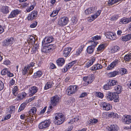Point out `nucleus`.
<instances>
[{
    "label": "nucleus",
    "mask_w": 131,
    "mask_h": 131,
    "mask_svg": "<svg viewBox=\"0 0 131 131\" xmlns=\"http://www.w3.org/2000/svg\"><path fill=\"white\" fill-rule=\"evenodd\" d=\"M106 98L108 101H112L114 100L115 102H117L119 101L118 96H117L115 93H113L112 92H108L106 94Z\"/></svg>",
    "instance_id": "1"
},
{
    "label": "nucleus",
    "mask_w": 131,
    "mask_h": 131,
    "mask_svg": "<svg viewBox=\"0 0 131 131\" xmlns=\"http://www.w3.org/2000/svg\"><path fill=\"white\" fill-rule=\"evenodd\" d=\"M60 98V96L57 95L52 97L50 101L51 104L54 106H56L58 104Z\"/></svg>",
    "instance_id": "2"
},
{
    "label": "nucleus",
    "mask_w": 131,
    "mask_h": 131,
    "mask_svg": "<svg viewBox=\"0 0 131 131\" xmlns=\"http://www.w3.org/2000/svg\"><path fill=\"white\" fill-rule=\"evenodd\" d=\"M69 21L67 17H63L60 18L58 21V24L60 26H63L67 25Z\"/></svg>",
    "instance_id": "3"
},
{
    "label": "nucleus",
    "mask_w": 131,
    "mask_h": 131,
    "mask_svg": "<svg viewBox=\"0 0 131 131\" xmlns=\"http://www.w3.org/2000/svg\"><path fill=\"white\" fill-rule=\"evenodd\" d=\"M55 118L56 119L55 121L56 124L57 125H59L62 124L64 122L65 119L64 116L61 113L58 114V116H56Z\"/></svg>",
    "instance_id": "4"
},
{
    "label": "nucleus",
    "mask_w": 131,
    "mask_h": 131,
    "mask_svg": "<svg viewBox=\"0 0 131 131\" xmlns=\"http://www.w3.org/2000/svg\"><path fill=\"white\" fill-rule=\"evenodd\" d=\"M78 86L76 85H71L67 90V93L70 95L74 93L77 90Z\"/></svg>",
    "instance_id": "5"
},
{
    "label": "nucleus",
    "mask_w": 131,
    "mask_h": 131,
    "mask_svg": "<svg viewBox=\"0 0 131 131\" xmlns=\"http://www.w3.org/2000/svg\"><path fill=\"white\" fill-rule=\"evenodd\" d=\"M50 123L49 120H46L40 123L39 125V128L40 129L46 128L49 127Z\"/></svg>",
    "instance_id": "6"
},
{
    "label": "nucleus",
    "mask_w": 131,
    "mask_h": 131,
    "mask_svg": "<svg viewBox=\"0 0 131 131\" xmlns=\"http://www.w3.org/2000/svg\"><path fill=\"white\" fill-rule=\"evenodd\" d=\"M14 42V38L13 37L9 38L4 40L3 42V45L4 46H11Z\"/></svg>",
    "instance_id": "7"
},
{
    "label": "nucleus",
    "mask_w": 131,
    "mask_h": 131,
    "mask_svg": "<svg viewBox=\"0 0 131 131\" xmlns=\"http://www.w3.org/2000/svg\"><path fill=\"white\" fill-rule=\"evenodd\" d=\"M105 36L107 38H109L112 40H115L117 39L116 34L114 32H107L105 34Z\"/></svg>",
    "instance_id": "8"
},
{
    "label": "nucleus",
    "mask_w": 131,
    "mask_h": 131,
    "mask_svg": "<svg viewBox=\"0 0 131 131\" xmlns=\"http://www.w3.org/2000/svg\"><path fill=\"white\" fill-rule=\"evenodd\" d=\"M53 45H50L48 46L43 47L41 49V51L42 52L45 53L49 52L50 50H52Z\"/></svg>",
    "instance_id": "9"
},
{
    "label": "nucleus",
    "mask_w": 131,
    "mask_h": 131,
    "mask_svg": "<svg viewBox=\"0 0 131 131\" xmlns=\"http://www.w3.org/2000/svg\"><path fill=\"white\" fill-rule=\"evenodd\" d=\"M122 121L124 123L129 124L131 123V116L128 115L122 118Z\"/></svg>",
    "instance_id": "10"
},
{
    "label": "nucleus",
    "mask_w": 131,
    "mask_h": 131,
    "mask_svg": "<svg viewBox=\"0 0 131 131\" xmlns=\"http://www.w3.org/2000/svg\"><path fill=\"white\" fill-rule=\"evenodd\" d=\"M20 13V11L18 9L15 10L13 11L8 16L9 18H14L16 15Z\"/></svg>",
    "instance_id": "11"
},
{
    "label": "nucleus",
    "mask_w": 131,
    "mask_h": 131,
    "mask_svg": "<svg viewBox=\"0 0 131 131\" xmlns=\"http://www.w3.org/2000/svg\"><path fill=\"white\" fill-rule=\"evenodd\" d=\"M96 8L95 7L89 8L85 10V14L86 15H89L93 13L96 11Z\"/></svg>",
    "instance_id": "12"
},
{
    "label": "nucleus",
    "mask_w": 131,
    "mask_h": 131,
    "mask_svg": "<svg viewBox=\"0 0 131 131\" xmlns=\"http://www.w3.org/2000/svg\"><path fill=\"white\" fill-rule=\"evenodd\" d=\"M38 90L36 86H33L29 89V96H31L36 93Z\"/></svg>",
    "instance_id": "13"
},
{
    "label": "nucleus",
    "mask_w": 131,
    "mask_h": 131,
    "mask_svg": "<svg viewBox=\"0 0 131 131\" xmlns=\"http://www.w3.org/2000/svg\"><path fill=\"white\" fill-rule=\"evenodd\" d=\"M102 107L104 110L106 111L110 110L112 107L110 104L106 102H104L102 104Z\"/></svg>",
    "instance_id": "14"
},
{
    "label": "nucleus",
    "mask_w": 131,
    "mask_h": 131,
    "mask_svg": "<svg viewBox=\"0 0 131 131\" xmlns=\"http://www.w3.org/2000/svg\"><path fill=\"white\" fill-rule=\"evenodd\" d=\"M131 21V17L127 18L124 17L122 18L120 20L119 23L121 24H124L128 23Z\"/></svg>",
    "instance_id": "15"
},
{
    "label": "nucleus",
    "mask_w": 131,
    "mask_h": 131,
    "mask_svg": "<svg viewBox=\"0 0 131 131\" xmlns=\"http://www.w3.org/2000/svg\"><path fill=\"white\" fill-rule=\"evenodd\" d=\"M118 60H116L112 62L107 68V69L108 70L112 69L118 63Z\"/></svg>",
    "instance_id": "16"
},
{
    "label": "nucleus",
    "mask_w": 131,
    "mask_h": 131,
    "mask_svg": "<svg viewBox=\"0 0 131 131\" xmlns=\"http://www.w3.org/2000/svg\"><path fill=\"white\" fill-rule=\"evenodd\" d=\"M36 108L34 107L32 108L28 112V113L29 114V115H30V118L31 119L32 118V117H33V115H34L36 113Z\"/></svg>",
    "instance_id": "17"
},
{
    "label": "nucleus",
    "mask_w": 131,
    "mask_h": 131,
    "mask_svg": "<svg viewBox=\"0 0 131 131\" xmlns=\"http://www.w3.org/2000/svg\"><path fill=\"white\" fill-rule=\"evenodd\" d=\"M71 50V48L70 47H68L65 48L64 50L63 55L64 56L66 57L68 56Z\"/></svg>",
    "instance_id": "18"
},
{
    "label": "nucleus",
    "mask_w": 131,
    "mask_h": 131,
    "mask_svg": "<svg viewBox=\"0 0 131 131\" xmlns=\"http://www.w3.org/2000/svg\"><path fill=\"white\" fill-rule=\"evenodd\" d=\"M56 62L59 66L61 67L64 63L65 61L63 58H59L57 60Z\"/></svg>",
    "instance_id": "19"
},
{
    "label": "nucleus",
    "mask_w": 131,
    "mask_h": 131,
    "mask_svg": "<svg viewBox=\"0 0 131 131\" xmlns=\"http://www.w3.org/2000/svg\"><path fill=\"white\" fill-rule=\"evenodd\" d=\"M119 128L117 125H111L109 128L110 131H118Z\"/></svg>",
    "instance_id": "20"
},
{
    "label": "nucleus",
    "mask_w": 131,
    "mask_h": 131,
    "mask_svg": "<svg viewBox=\"0 0 131 131\" xmlns=\"http://www.w3.org/2000/svg\"><path fill=\"white\" fill-rule=\"evenodd\" d=\"M131 38V34H129L122 37L121 40L123 41H126Z\"/></svg>",
    "instance_id": "21"
},
{
    "label": "nucleus",
    "mask_w": 131,
    "mask_h": 131,
    "mask_svg": "<svg viewBox=\"0 0 131 131\" xmlns=\"http://www.w3.org/2000/svg\"><path fill=\"white\" fill-rule=\"evenodd\" d=\"M115 89L116 91L115 93H116L117 94H120L122 91V88L120 85H118L115 86Z\"/></svg>",
    "instance_id": "22"
},
{
    "label": "nucleus",
    "mask_w": 131,
    "mask_h": 131,
    "mask_svg": "<svg viewBox=\"0 0 131 131\" xmlns=\"http://www.w3.org/2000/svg\"><path fill=\"white\" fill-rule=\"evenodd\" d=\"M94 49V46H88L86 49V51L88 53L91 54L92 53Z\"/></svg>",
    "instance_id": "23"
},
{
    "label": "nucleus",
    "mask_w": 131,
    "mask_h": 131,
    "mask_svg": "<svg viewBox=\"0 0 131 131\" xmlns=\"http://www.w3.org/2000/svg\"><path fill=\"white\" fill-rule=\"evenodd\" d=\"M95 60V58L94 57H93L91 60H90L86 64L85 67L87 68L89 67L93 64Z\"/></svg>",
    "instance_id": "24"
},
{
    "label": "nucleus",
    "mask_w": 131,
    "mask_h": 131,
    "mask_svg": "<svg viewBox=\"0 0 131 131\" xmlns=\"http://www.w3.org/2000/svg\"><path fill=\"white\" fill-rule=\"evenodd\" d=\"M1 10L4 14H7L9 12L8 7L7 6H3L1 8Z\"/></svg>",
    "instance_id": "25"
},
{
    "label": "nucleus",
    "mask_w": 131,
    "mask_h": 131,
    "mask_svg": "<svg viewBox=\"0 0 131 131\" xmlns=\"http://www.w3.org/2000/svg\"><path fill=\"white\" fill-rule=\"evenodd\" d=\"M26 93L25 92H22L20 94H17V97H18V100H20L23 98L25 97L26 96Z\"/></svg>",
    "instance_id": "26"
},
{
    "label": "nucleus",
    "mask_w": 131,
    "mask_h": 131,
    "mask_svg": "<svg viewBox=\"0 0 131 131\" xmlns=\"http://www.w3.org/2000/svg\"><path fill=\"white\" fill-rule=\"evenodd\" d=\"M124 60L126 61H129L131 60V53L126 54L124 57Z\"/></svg>",
    "instance_id": "27"
},
{
    "label": "nucleus",
    "mask_w": 131,
    "mask_h": 131,
    "mask_svg": "<svg viewBox=\"0 0 131 131\" xmlns=\"http://www.w3.org/2000/svg\"><path fill=\"white\" fill-rule=\"evenodd\" d=\"M119 47L118 46H115L111 49V52L112 53H114L117 52L119 50Z\"/></svg>",
    "instance_id": "28"
},
{
    "label": "nucleus",
    "mask_w": 131,
    "mask_h": 131,
    "mask_svg": "<svg viewBox=\"0 0 131 131\" xmlns=\"http://www.w3.org/2000/svg\"><path fill=\"white\" fill-rule=\"evenodd\" d=\"M118 72L117 71H115L108 73V76L109 77H115L117 74Z\"/></svg>",
    "instance_id": "29"
},
{
    "label": "nucleus",
    "mask_w": 131,
    "mask_h": 131,
    "mask_svg": "<svg viewBox=\"0 0 131 131\" xmlns=\"http://www.w3.org/2000/svg\"><path fill=\"white\" fill-rule=\"evenodd\" d=\"M86 80V81H87V83L88 84L92 82L93 80V79L92 77L89 76L87 77L86 78L84 77L83 79H85Z\"/></svg>",
    "instance_id": "30"
},
{
    "label": "nucleus",
    "mask_w": 131,
    "mask_h": 131,
    "mask_svg": "<svg viewBox=\"0 0 131 131\" xmlns=\"http://www.w3.org/2000/svg\"><path fill=\"white\" fill-rule=\"evenodd\" d=\"M106 47V45L104 44H103L102 45H100L97 48V51H102Z\"/></svg>",
    "instance_id": "31"
},
{
    "label": "nucleus",
    "mask_w": 131,
    "mask_h": 131,
    "mask_svg": "<svg viewBox=\"0 0 131 131\" xmlns=\"http://www.w3.org/2000/svg\"><path fill=\"white\" fill-rule=\"evenodd\" d=\"M27 104L26 103H22L20 105L18 110V112H20L23 110Z\"/></svg>",
    "instance_id": "32"
},
{
    "label": "nucleus",
    "mask_w": 131,
    "mask_h": 131,
    "mask_svg": "<svg viewBox=\"0 0 131 131\" xmlns=\"http://www.w3.org/2000/svg\"><path fill=\"white\" fill-rule=\"evenodd\" d=\"M52 86V83L50 82H48L44 87V89L45 90L51 88Z\"/></svg>",
    "instance_id": "33"
},
{
    "label": "nucleus",
    "mask_w": 131,
    "mask_h": 131,
    "mask_svg": "<svg viewBox=\"0 0 131 131\" xmlns=\"http://www.w3.org/2000/svg\"><path fill=\"white\" fill-rule=\"evenodd\" d=\"M60 9V8H59V10L57 9L56 10H54L50 15V16L52 17H53L56 16L58 14Z\"/></svg>",
    "instance_id": "34"
},
{
    "label": "nucleus",
    "mask_w": 131,
    "mask_h": 131,
    "mask_svg": "<svg viewBox=\"0 0 131 131\" xmlns=\"http://www.w3.org/2000/svg\"><path fill=\"white\" fill-rule=\"evenodd\" d=\"M116 81L115 80H110L108 82V85H109L110 87L111 86H113L116 84Z\"/></svg>",
    "instance_id": "35"
},
{
    "label": "nucleus",
    "mask_w": 131,
    "mask_h": 131,
    "mask_svg": "<svg viewBox=\"0 0 131 131\" xmlns=\"http://www.w3.org/2000/svg\"><path fill=\"white\" fill-rule=\"evenodd\" d=\"M29 42H30L32 44H34L35 43V38L33 36H30L29 38V40H28Z\"/></svg>",
    "instance_id": "36"
},
{
    "label": "nucleus",
    "mask_w": 131,
    "mask_h": 131,
    "mask_svg": "<svg viewBox=\"0 0 131 131\" xmlns=\"http://www.w3.org/2000/svg\"><path fill=\"white\" fill-rule=\"evenodd\" d=\"M45 39L48 43H50L53 41V38L52 36L47 37L45 38Z\"/></svg>",
    "instance_id": "37"
},
{
    "label": "nucleus",
    "mask_w": 131,
    "mask_h": 131,
    "mask_svg": "<svg viewBox=\"0 0 131 131\" xmlns=\"http://www.w3.org/2000/svg\"><path fill=\"white\" fill-rule=\"evenodd\" d=\"M18 88L17 86H15L13 89L12 92L14 95L15 96H17V94Z\"/></svg>",
    "instance_id": "38"
},
{
    "label": "nucleus",
    "mask_w": 131,
    "mask_h": 131,
    "mask_svg": "<svg viewBox=\"0 0 131 131\" xmlns=\"http://www.w3.org/2000/svg\"><path fill=\"white\" fill-rule=\"evenodd\" d=\"M37 12L36 10H34L30 14H31L32 18L35 19L37 17Z\"/></svg>",
    "instance_id": "39"
},
{
    "label": "nucleus",
    "mask_w": 131,
    "mask_h": 131,
    "mask_svg": "<svg viewBox=\"0 0 131 131\" xmlns=\"http://www.w3.org/2000/svg\"><path fill=\"white\" fill-rule=\"evenodd\" d=\"M97 17V15H96L95 14L93 15H92L91 17H89L88 20L89 22H91L94 20Z\"/></svg>",
    "instance_id": "40"
},
{
    "label": "nucleus",
    "mask_w": 131,
    "mask_h": 131,
    "mask_svg": "<svg viewBox=\"0 0 131 131\" xmlns=\"http://www.w3.org/2000/svg\"><path fill=\"white\" fill-rule=\"evenodd\" d=\"M42 74V72L41 71H37V72L35 73V78L40 77Z\"/></svg>",
    "instance_id": "41"
},
{
    "label": "nucleus",
    "mask_w": 131,
    "mask_h": 131,
    "mask_svg": "<svg viewBox=\"0 0 131 131\" xmlns=\"http://www.w3.org/2000/svg\"><path fill=\"white\" fill-rule=\"evenodd\" d=\"M29 68L28 67H25L22 70V74L23 75H25L28 72V70H29Z\"/></svg>",
    "instance_id": "42"
},
{
    "label": "nucleus",
    "mask_w": 131,
    "mask_h": 131,
    "mask_svg": "<svg viewBox=\"0 0 131 131\" xmlns=\"http://www.w3.org/2000/svg\"><path fill=\"white\" fill-rule=\"evenodd\" d=\"M98 122V120L96 119H90L89 120V123L91 124H93L96 123Z\"/></svg>",
    "instance_id": "43"
},
{
    "label": "nucleus",
    "mask_w": 131,
    "mask_h": 131,
    "mask_svg": "<svg viewBox=\"0 0 131 131\" xmlns=\"http://www.w3.org/2000/svg\"><path fill=\"white\" fill-rule=\"evenodd\" d=\"M9 112L10 113H12L13 112H14L15 110V106H11L9 107Z\"/></svg>",
    "instance_id": "44"
},
{
    "label": "nucleus",
    "mask_w": 131,
    "mask_h": 131,
    "mask_svg": "<svg viewBox=\"0 0 131 131\" xmlns=\"http://www.w3.org/2000/svg\"><path fill=\"white\" fill-rule=\"evenodd\" d=\"M120 72L122 73V74H126L127 72V71L126 69L124 68H121L120 70Z\"/></svg>",
    "instance_id": "45"
},
{
    "label": "nucleus",
    "mask_w": 131,
    "mask_h": 131,
    "mask_svg": "<svg viewBox=\"0 0 131 131\" xmlns=\"http://www.w3.org/2000/svg\"><path fill=\"white\" fill-rule=\"evenodd\" d=\"M83 47L82 46L80 47L77 50L76 53V55H79L81 52L82 51Z\"/></svg>",
    "instance_id": "46"
},
{
    "label": "nucleus",
    "mask_w": 131,
    "mask_h": 131,
    "mask_svg": "<svg viewBox=\"0 0 131 131\" xmlns=\"http://www.w3.org/2000/svg\"><path fill=\"white\" fill-rule=\"evenodd\" d=\"M117 115V114L113 112H111L110 113L108 114V116L110 117H112L114 118L116 116V115Z\"/></svg>",
    "instance_id": "47"
},
{
    "label": "nucleus",
    "mask_w": 131,
    "mask_h": 131,
    "mask_svg": "<svg viewBox=\"0 0 131 131\" xmlns=\"http://www.w3.org/2000/svg\"><path fill=\"white\" fill-rule=\"evenodd\" d=\"M8 71V70L7 69H4L2 71L1 73L3 75H5L7 74Z\"/></svg>",
    "instance_id": "48"
},
{
    "label": "nucleus",
    "mask_w": 131,
    "mask_h": 131,
    "mask_svg": "<svg viewBox=\"0 0 131 131\" xmlns=\"http://www.w3.org/2000/svg\"><path fill=\"white\" fill-rule=\"evenodd\" d=\"M35 6L34 5H31L30 7H29V8H28L26 9V10L27 12H29L31 10H32L34 8Z\"/></svg>",
    "instance_id": "49"
},
{
    "label": "nucleus",
    "mask_w": 131,
    "mask_h": 131,
    "mask_svg": "<svg viewBox=\"0 0 131 131\" xmlns=\"http://www.w3.org/2000/svg\"><path fill=\"white\" fill-rule=\"evenodd\" d=\"M110 87L109 85H108V83H107L104 86L103 88L104 89L107 90L110 89Z\"/></svg>",
    "instance_id": "50"
},
{
    "label": "nucleus",
    "mask_w": 131,
    "mask_h": 131,
    "mask_svg": "<svg viewBox=\"0 0 131 131\" xmlns=\"http://www.w3.org/2000/svg\"><path fill=\"white\" fill-rule=\"evenodd\" d=\"M101 37L100 36L97 35L93 37V40H97L101 39Z\"/></svg>",
    "instance_id": "51"
},
{
    "label": "nucleus",
    "mask_w": 131,
    "mask_h": 131,
    "mask_svg": "<svg viewBox=\"0 0 131 131\" xmlns=\"http://www.w3.org/2000/svg\"><path fill=\"white\" fill-rule=\"evenodd\" d=\"M116 3V2L115 1V0H109L108 4L109 5H111Z\"/></svg>",
    "instance_id": "52"
},
{
    "label": "nucleus",
    "mask_w": 131,
    "mask_h": 131,
    "mask_svg": "<svg viewBox=\"0 0 131 131\" xmlns=\"http://www.w3.org/2000/svg\"><path fill=\"white\" fill-rule=\"evenodd\" d=\"M118 17V15H114L111 17V19L112 20H114L117 19Z\"/></svg>",
    "instance_id": "53"
},
{
    "label": "nucleus",
    "mask_w": 131,
    "mask_h": 131,
    "mask_svg": "<svg viewBox=\"0 0 131 131\" xmlns=\"http://www.w3.org/2000/svg\"><path fill=\"white\" fill-rule=\"evenodd\" d=\"M4 84L2 81L0 80V91L2 90L4 88Z\"/></svg>",
    "instance_id": "54"
},
{
    "label": "nucleus",
    "mask_w": 131,
    "mask_h": 131,
    "mask_svg": "<svg viewBox=\"0 0 131 131\" xmlns=\"http://www.w3.org/2000/svg\"><path fill=\"white\" fill-rule=\"evenodd\" d=\"M92 44V45H91V46H94V47L97 45V43L94 41V40L91 41H90Z\"/></svg>",
    "instance_id": "55"
},
{
    "label": "nucleus",
    "mask_w": 131,
    "mask_h": 131,
    "mask_svg": "<svg viewBox=\"0 0 131 131\" xmlns=\"http://www.w3.org/2000/svg\"><path fill=\"white\" fill-rule=\"evenodd\" d=\"M34 18H32V16L30 13L28 15V19L29 20H32Z\"/></svg>",
    "instance_id": "56"
},
{
    "label": "nucleus",
    "mask_w": 131,
    "mask_h": 131,
    "mask_svg": "<svg viewBox=\"0 0 131 131\" xmlns=\"http://www.w3.org/2000/svg\"><path fill=\"white\" fill-rule=\"evenodd\" d=\"M90 70H97L96 65L95 64L91 67L90 68Z\"/></svg>",
    "instance_id": "57"
},
{
    "label": "nucleus",
    "mask_w": 131,
    "mask_h": 131,
    "mask_svg": "<svg viewBox=\"0 0 131 131\" xmlns=\"http://www.w3.org/2000/svg\"><path fill=\"white\" fill-rule=\"evenodd\" d=\"M7 74L8 76L9 77H11L13 76V73H11L9 71H8V72Z\"/></svg>",
    "instance_id": "58"
},
{
    "label": "nucleus",
    "mask_w": 131,
    "mask_h": 131,
    "mask_svg": "<svg viewBox=\"0 0 131 131\" xmlns=\"http://www.w3.org/2000/svg\"><path fill=\"white\" fill-rule=\"evenodd\" d=\"M37 23L36 22L35 23H32L30 25V27L31 28H34L37 25Z\"/></svg>",
    "instance_id": "59"
},
{
    "label": "nucleus",
    "mask_w": 131,
    "mask_h": 131,
    "mask_svg": "<svg viewBox=\"0 0 131 131\" xmlns=\"http://www.w3.org/2000/svg\"><path fill=\"white\" fill-rule=\"evenodd\" d=\"M11 116V115L10 114L6 115L4 118V120H5L9 119L10 117Z\"/></svg>",
    "instance_id": "60"
},
{
    "label": "nucleus",
    "mask_w": 131,
    "mask_h": 131,
    "mask_svg": "<svg viewBox=\"0 0 131 131\" xmlns=\"http://www.w3.org/2000/svg\"><path fill=\"white\" fill-rule=\"evenodd\" d=\"M96 66H97V70L101 69L102 67V66L99 64H96Z\"/></svg>",
    "instance_id": "61"
},
{
    "label": "nucleus",
    "mask_w": 131,
    "mask_h": 131,
    "mask_svg": "<svg viewBox=\"0 0 131 131\" xmlns=\"http://www.w3.org/2000/svg\"><path fill=\"white\" fill-rule=\"evenodd\" d=\"M87 95V94L86 93H82L80 96V98H82L86 96Z\"/></svg>",
    "instance_id": "62"
},
{
    "label": "nucleus",
    "mask_w": 131,
    "mask_h": 131,
    "mask_svg": "<svg viewBox=\"0 0 131 131\" xmlns=\"http://www.w3.org/2000/svg\"><path fill=\"white\" fill-rule=\"evenodd\" d=\"M46 107H45L42 110L40 111V113L41 114H43L45 112L46 110Z\"/></svg>",
    "instance_id": "63"
},
{
    "label": "nucleus",
    "mask_w": 131,
    "mask_h": 131,
    "mask_svg": "<svg viewBox=\"0 0 131 131\" xmlns=\"http://www.w3.org/2000/svg\"><path fill=\"white\" fill-rule=\"evenodd\" d=\"M10 62L9 60H6L4 62V64L6 65H8L9 64Z\"/></svg>",
    "instance_id": "64"
}]
</instances>
